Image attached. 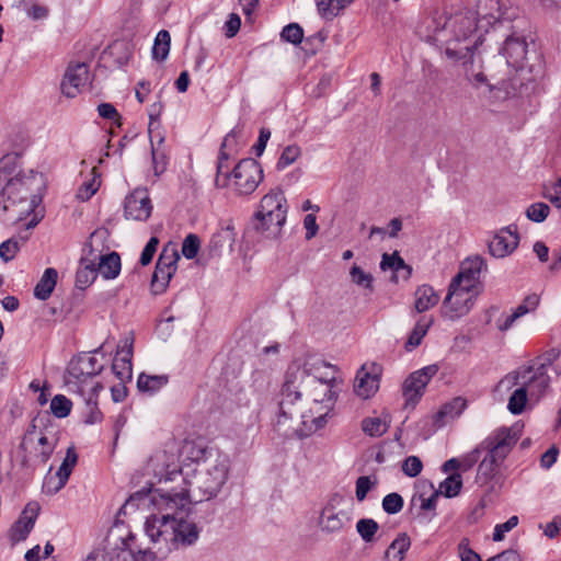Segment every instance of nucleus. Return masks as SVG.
I'll list each match as a JSON object with an SVG mask.
<instances>
[{"label": "nucleus", "mask_w": 561, "mask_h": 561, "mask_svg": "<svg viewBox=\"0 0 561 561\" xmlns=\"http://www.w3.org/2000/svg\"><path fill=\"white\" fill-rule=\"evenodd\" d=\"M437 365H428L412 373L404 381L402 390L408 402L416 401L423 394L430 380L437 374Z\"/></svg>", "instance_id": "15"}, {"label": "nucleus", "mask_w": 561, "mask_h": 561, "mask_svg": "<svg viewBox=\"0 0 561 561\" xmlns=\"http://www.w3.org/2000/svg\"><path fill=\"white\" fill-rule=\"evenodd\" d=\"M181 456L185 458L179 465L174 453L162 450L148 462V469L158 482L167 484L181 480L179 485L161 488V499L167 507H185L217 496L228 479V458L193 443L183 446Z\"/></svg>", "instance_id": "1"}, {"label": "nucleus", "mask_w": 561, "mask_h": 561, "mask_svg": "<svg viewBox=\"0 0 561 561\" xmlns=\"http://www.w3.org/2000/svg\"><path fill=\"white\" fill-rule=\"evenodd\" d=\"M91 173L92 178L83 182L77 191L76 197L81 202L89 201L100 187L101 182L95 174V169H92Z\"/></svg>", "instance_id": "46"}, {"label": "nucleus", "mask_w": 561, "mask_h": 561, "mask_svg": "<svg viewBox=\"0 0 561 561\" xmlns=\"http://www.w3.org/2000/svg\"><path fill=\"white\" fill-rule=\"evenodd\" d=\"M152 210L153 205L146 188H135L124 199V217L127 220L145 222Z\"/></svg>", "instance_id": "13"}, {"label": "nucleus", "mask_w": 561, "mask_h": 561, "mask_svg": "<svg viewBox=\"0 0 561 561\" xmlns=\"http://www.w3.org/2000/svg\"><path fill=\"white\" fill-rule=\"evenodd\" d=\"M331 368L330 364H327L319 357L308 356L302 365L294 364L289 367L287 375L299 382L306 381L307 378L312 377H328L327 374H322V369Z\"/></svg>", "instance_id": "20"}, {"label": "nucleus", "mask_w": 561, "mask_h": 561, "mask_svg": "<svg viewBox=\"0 0 561 561\" xmlns=\"http://www.w3.org/2000/svg\"><path fill=\"white\" fill-rule=\"evenodd\" d=\"M77 460H78V456L75 451V448L69 447L67 449V454H66L64 461L61 462L59 469L57 470L58 476L68 481V479L71 474V471L77 463Z\"/></svg>", "instance_id": "55"}, {"label": "nucleus", "mask_w": 561, "mask_h": 561, "mask_svg": "<svg viewBox=\"0 0 561 561\" xmlns=\"http://www.w3.org/2000/svg\"><path fill=\"white\" fill-rule=\"evenodd\" d=\"M19 169V157L15 154H7L0 159V187L13 178Z\"/></svg>", "instance_id": "39"}, {"label": "nucleus", "mask_w": 561, "mask_h": 561, "mask_svg": "<svg viewBox=\"0 0 561 561\" xmlns=\"http://www.w3.org/2000/svg\"><path fill=\"white\" fill-rule=\"evenodd\" d=\"M438 301V294L430 285H422L415 290V309L417 312L427 311L436 306Z\"/></svg>", "instance_id": "32"}, {"label": "nucleus", "mask_w": 561, "mask_h": 561, "mask_svg": "<svg viewBox=\"0 0 561 561\" xmlns=\"http://www.w3.org/2000/svg\"><path fill=\"white\" fill-rule=\"evenodd\" d=\"M518 525V517L511 516L505 523L496 524L493 531V540L501 541L504 539L505 534L511 531Z\"/></svg>", "instance_id": "61"}, {"label": "nucleus", "mask_w": 561, "mask_h": 561, "mask_svg": "<svg viewBox=\"0 0 561 561\" xmlns=\"http://www.w3.org/2000/svg\"><path fill=\"white\" fill-rule=\"evenodd\" d=\"M301 154V149L297 145H290L284 148L277 163L276 168L278 170H283L288 165L293 164Z\"/></svg>", "instance_id": "51"}, {"label": "nucleus", "mask_w": 561, "mask_h": 561, "mask_svg": "<svg viewBox=\"0 0 561 561\" xmlns=\"http://www.w3.org/2000/svg\"><path fill=\"white\" fill-rule=\"evenodd\" d=\"M370 367L371 371L367 370V365H363L355 377L354 391L363 399L370 398L379 388L377 368L375 365H371Z\"/></svg>", "instance_id": "24"}, {"label": "nucleus", "mask_w": 561, "mask_h": 561, "mask_svg": "<svg viewBox=\"0 0 561 561\" xmlns=\"http://www.w3.org/2000/svg\"><path fill=\"white\" fill-rule=\"evenodd\" d=\"M527 387L526 379L523 380L518 388H516L511 394L507 403V409L512 414H520L527 403Z\"/></svg>", "instance_id": "38"}, {"label": "nucleus", "mask_w": 561, "mask_h": 561, "mask_svg": "<svg viewBox=\"0 0 561 561\" xmlns=\"http://www.w3.org/2000/svg\"><path fill=\"white\" fill-rule=\"evenodd\" d=\"M543 196L558 209H561V179L545 190Z\"/></svg>", "instance_id": "62"}, {"label": "nucleus", "mask_w": 561, "mask_h": 561, "mask_svg": "<svg viewBox=\"0 0 561 561\" xmlns=\"http://www.w3.org/2000/svg\"><path fill=\"white\" fill-rule=\"evenodd\" d=\"M334 499L328 502L322 508L319 516L318 525L324 533H337L350 522L347 514L344 511H336L333 505Z\"/></svg>", "instance_id": "22"}, {"label": "nucleus", "mask_w": 561, "mask_h": 561, "mask_svg": "<svg viewBox=\"0 0 561 561\" xmlns=\"http://www.w3.org/2000/svg\"><path fill=\"white\" fill-rule=\"evenodd\" d=\"M39 510L41 507L36 502H31L25 506L9 531V537L12 542H20L27 538L34 528Z\"/></svg>", "instance_id": "18"}, {"label": "nucleus", "mask_w": 561, "mask_h": 561, "mask_svg": "<svg viewBox=\"0 0 561 561\" xmlns=\"http://www.w3.org/2000/svg\"><path fill=\"white\" fill-rule=\"evenodd\" d=\"M89 69L87 64L77 62L69 65L61 82V92L67 98H75L88 83Z\"/></svg>", "instance_id": "16"}, {"label": "nucleus", "mask_w": 561, "mask_h": 561, "mask_svg": "<svg viewBox=\"0 0 561 561\" xmlns=\"http://www.w3.org/2000/svg\"><path fill=\"white\" fill-rule=\"evenodd\" d=\"M180 255L174 248L164 247L162 249L151 279V287L154 294H161L165 290L176 271Z\"/></svg>", "instance_id": "12"}, {"label": "nucleus", "mask_w": 561, "mask_h": 561, "mask_svg": "<svg viewBox=\"0 0 561 561\" xmlns=\"http://www.w3.org/2000/svg\"><path fill=\"white\" fill-rule=\"evenodd\" d=\"M57 431L54 426H47L43 417H35L24 434L22 446H34L37 458L45 463L54 453L57 445Z\"/></svg>", "instance_id": "9"}, {"label": "nucleus", "mask_w": 561, "mask_h": 561, "mask_svg": "<svg viewBox=\"0 0 561 561\" xmlns=\"http://www.w3.org/2000/svg\"><path fill=\"white\" fill-rule=\"evenodd\" d=\"M280 37L283 41H285L287 43L297 45V44L301 43V41H302L304 31L299 26V24L290 23L283 28V31L280 33Z\"/></svg>", "instance_id": "56"}, {"label": "nucleus", "mask_w": 561, "mask_h": 561, "mask_svg": "<svg viewBox=\"0 0 561 561\" xmlns=\"http://www.w3.org/2000/svg\"><path fill=\"white\" fill-rule=\"evenodd\" d=\"M45 188L44 175L34 170H20L1 186L0 218L4 222L24 220L34 213Z\"/></svg>", "instance_id": "3"}, {"label": "nucleus", "mask_w": 561, "mask_h": 561, "mask_svg": "<svg viewBox=\"0 0 561 561\" xmlns=\"http://www.w3.org/2000/svg\"><path fill=\"white\" fill-rule=\"evenodd\" d=\"M27 240V237H12L0 244V257L4 262L13 260Z\"/></svg>", "instance_id": "42"}, {"label": "nucleus", "mask_w": 561, "mask_h": 561, "mask_svg": "<svg viewBox=\"0 0 561 561\" xmlns=\"http://www.w3.org/2000/svg\"><path fill=\"white\" fill-rule=\"evenodd\" d=\"M518 438V431L513 427L494 430L472 450L458 458L460 470L468 471L479 462L478 479L484 482L494 479Z\"/></svg>", "instance_id": "4"}, {"label": "nucleus", "mask_w": 561, "mask_h": 561, "mask_svg": "<svg viewBox=\"0 0 561 561\" xmlns=\"http://www.w3.org/2000/svg\"><path fill=\"white\" fill-rule=\"evenodd\" d=\"M161 488L154 491H137L128 497L122 510L146 508L152 504L159 510L174 511L173 513L153 514L145 522L146 535L157 546V556L160 554L163 558L172 550L195 545L201 529L193 520L184 516V507H167L165 502L161 499Z\"/></svg>", "instance_id": "2"}, {"label": "nucleus", "mask_w": 561, "mask_h": 561, "mask_svg": "<svg viewBox=\"0 0 561 561\" xmlns=\"http://www.w3.org/2000/svg\"><path fill=\"white\" fill-rule=\"evenodd\" d=\"M234 142L236 130L232 129L225 136L218 154L217 173L215 178V185L218 188H225L230 184V171L228 165L230 152H228L227 150H232Z\"/></svg>", "instance_id": "19"}, {"label": "nucleus", "mask_w": 561, "mask_h": 561, "mask_svg": "<svg viewBox=\"0 0 561 561\" xmlns=\"http://www.w3.org/2000/svg\"><path fill=\"white\" fill-rule=\"evenodd\" d=\"M527 46L524 36L513 34L505 39L501 53L506 58L508 66L520 71L523 80L537 81L545 75L543 65L540 58H538L537 62L529 66L528 69L525 68L524 60L527 55Z\"/></svg>", "instance_id": "6"}, {"label": "nucleus", "mask_w": 561, "mask_h": 561, "mask_svg": "<svg viewBox=\"0 0 561 561\" xmlns=\"http://www.w3.org/2000/svg\"><path fill=\"white\" fill-rule=\"evenodd\" d=\"M263 178V169L256 160L242 159L230 172V184L227 187L238 196H248L257 188Z\"/></svg>", "instance_id": "8"}, {"label": "nucleus", "mask_w": 561, "mask_h": 561, "mask_svg": "<svg viewBox=\"0 0 561 561\" xmlns=\"http://www.w3.org/2000/svg\"><path fill=\"white\" fill-rule=\"evenodd\" d=\"M484 266L485 263L481 256L469 257L462 262L459 273L451 282L462 284L467 289L478 288L479 276Z\"/></svg>", "instance_id": "23"}, {"label": "nucleus", "mask_w": 561, "mask_h": 561, "mask_svg": "<svg viewBox=\"0 0 561 561\" xmlns=\"http://www.w3.org/2000/svg\"><path fill=\"white\" fill-rule=\"evenodd\" d=\"M102 348L103 346H100L93 352L81 353L70 360L66 378L69 388H77L83 393L87 381L102 371L104 362L96 356L102 353Z\"/></svg>", "instance_id": "7"}, {"label": "nucleus", "mask_w": 561, "mask_h": 561, "mask_svg": "<svg viewBox=\"0 0 561 561\" xmlns=\"http://www.w3.org/2000/svg\"><path fill=\"white\" fill-rule=\"evenodd\" d=\"M377 484V480H371L368 476H360L355 483V495L358 502H363L367 493Z\"/></svg>", "instance_id": "57"}, {"label": "nucleus", "mask_w": 561, "mask_h": 561, "mask_svg": "<svg viewBox=\"0 0 561 561\" xmlns=\"http://www.w3.org/2000/svg\"><path fill=\"white\" fill-rule=\"evenodd\" d=\"M71 401L64 394H57L50 401V411L59 419L68 416L71 411Z\"/></svg>", "instance_id": "48"}, {"label": "nucleus", "mask_w": 561, "mask_h": 561, "mask_svg": "<svg viewBox=\"0 0 561 561\" xmlns=\"http://www.w3.org/2000/svg\"><path fill=\"white\" fill-rule=\"evenodd\" d=\"M467 407V401L461 398V397H457V398H454L450 402L444 404L439 411L437 412V417L438 419H455V417H458L462 412L463 410L466 409Z\"/></svg>", "instance_id": "43"}, {"label": "nucleus", "mask_w": 561, "mask_h": 561, "mask_svg": "<svg viewBox=\"0 0 561 561\" xmlns=\"http://www.w3.org/2000/svg\"><path fill=\"white\" fill-rule=\"evenodd\" d=\"M478 293V288L467 289L465 285L451 282L443 302L444 316L451 320L466 316L471 310Z\"/></svg>", "instance_id": "10"}, {"label": "nucleus", "mask_w": 561, "mask_h": 561, "mask_svg": "<svg viewBox=\"0 0 561 561\" xmlns=\"http://www.w3.org/2000/svg\"><path fill=\"white\" fill-rule=\"evenodd\" d=\"M432 323H433V319L432 318H428V319L425 318V317L421 318L416 322L413 331L411 332V334H410V336L408 339V342L405 344V347L408 350H412V348L419 346L421 344V342H422V339L426 335V333H427L430 327L432 325Z\"/></svg>", "instance_id": "40"}, {"label": "nucleus", "mask_w": 561, "mask_h": 561, "mask_svg": "<svg viewBox=\"0 0 561 561\" xmlns=\"http://www.w3.org/2000/svg\"><path fill=\"white\" fill-rule=\"evenodd\" d=\"M389 424L381 417H366L362 421V430L371 437H379L388 431Z\"/></svg>", "instance_id": "44"}, {"label": "nucleus", "mask_w": 561, "mask_h": 561, "mask_svg": "<svg viewBox=\"0 0 561 561\" xmlns=\"http://www.w3.org/2000/svg\"><path fill=\"white\" fill-rule=\"evenodd\" d=\"M92 259H96V271L104 278L113 279L118 276L121 272V257L118 253L94 254Z\"/></svg>", "instance_id": "28"}, {"label": "nucleus", "mask_w": 561, "mask_h": 561, "mask_svg": "<svg viewBox=\"0 0 561 561\" xmlns=\"http://www.w3.org/2000/svg\"><path fill=\"white\" fill-rule=\"evenodd\" d=\"M423 469V463L417 456H409L402 463V471L410 478L417 477Z\"/></svg>", "instance_id": "59"}, {"label": "nucleus", "mask_w": 561, "mask_h": 561, "mask_svg": "<svg viewBox=\"0 0 561 561\" xmlns=\"http://www.w3.org/2000/svg\"><path fill=\"white\" fill-rule=\"evenodd\" d=\"M530 373L531 367H526L507 374L499 381L495 387V391L500 394H504L511 391L514 387H519L520 382L526 379V374Z\"/></svg>", "instance_id": "36"}, {"label": "nucleus", "mask_w": 561, "mask_h": 561, "mask_svg": "<svg viewBox=\"0 0 561 561\" xmlns=\"http://www.w3.org/2000/svg\"><path fill=\"white\" fill-rule=\"evenodd\" d=\"M170 33L165 30L158 32L152 46V58L158 61L165 60L170 53Z\"/></svg>", "instance_id": "37"}, {"label": "nucleus", "mask_w": 561, "mask_h": 561, "mask_svg": "<svg viewBox=\"0 0 561 561\" xmlns=\"http://www.w3.org/2000/svg\"><path fill=\"white\" fill-rule=\"evenodd\" d=\"M403 499L398 493H389L382 500V508L388 514H397L403 507Z\"/></svg>", "instance_id": "58"}, {"label": "nucleus", "mask_w": 561, "mask_h": 561, "mask_svg": "<svg viewBox=\"0 0 561 561\" xmlns=\"http://www.w3.org/2000/svg\"><path fill=\"white\" fill-rule=\"evenodd\" d=\"M354 0H316L317 10L321 18L332 20Z\"/></svg>", "instance_id": "34"}, {"label": "nucleus", "mask_w": 561, "mask_h": 561, "mask_svg": "<svg viewBox=\"0 0 561 561\" xmlns=\"http://www.w3.org/2000/svg\"><path fill=\"white\" fill-rule=\"evenodd\" d=\"M550 213V207L546 203H534L527 210L526 216L534 222H542Z\"/></svg>", "instance_id": "53"}, {"label": "nucleus", "mask_w": 561, "mask_h": 561, "mask_svg": "<svg viewBox=\"0 0 561 561\" xmlns=\"http://www.w3.org/2000/svg\"><path fill=\"white\" fill-rule=\"evenodd\" d=\"M57 278L58 273L55 268H46L34 288L35 298L39 300H47L56 287Z\"/></svg>", "instance_id": "31"}, {"label": "nucleus", "mask_w": 561, "mask_h": 561, "mask_svg": "<svg viewBox=\"0 0 561 561\" xmlns=\"http://www.w3.org/2000/svg\"><path fill=\"white\" fill-rule=\"evenodd\" d=\"M380 268L383 271L392 270L394 272H399L400 270H407L409 274L411 272L410 267L405 264V262L398 254V252H394L392 254L385 253L380 262Z\"/></svg>", "instance_id": "50"}, {"label": "nucleus", "mask_w": 561, "mask_h": 561, "mask_svg": "<svg viewBox=\"0 0 561 561\" xmlns=\"http://www.w3.org/2000/svg\"><path fill=\"white\" fill-rule=\"evenodd\" d=\"M67 483L66 479H62L56 472L54 476H46L43 484V489L47 494H56Z\"/></svg>", "instance_id": "60"}, {"label": "nucleus", "mask_w": 561, "mask_h": 561, "mask_svg": "<svg viewBox=\"0 0 561 561\" xmlns=\"http://www.w3.org/2000/svg\"><path fill=\"white\" fill-rule=\"evenodd\" d=\"M378 523L371 518H362L356 524V530L366 542H370L378 531Z\"/></svg>", "instance_id": "49"}, {"label": "nucleus", "mask_w": 561, "mask_h": 561, "mask_svg": "<svg viewBox=\"0 0 561 561\" xmlns=\"http://www.w3.org/2000/svg\"><path fill=\"white\" fill-rule=\"evenodd\" d=\"M539 305V297L536 294L528 295L522 304H519L511 314L503 320L499 319L496 327L500 331H507L523 316L534 311Z\"/></svg>", "instance_id": "27"}, {"label": "nucleus", "mask_w": 561, "mask_h": 561, "mask_svg": "<svg viewBox=\"0 0 561 561\" xmlns=\"http://www.w3.org/2000/svg\"><path fill=\"white\" fill-rule=\"evenodd\" d=\"M301 394L302 388L300 382L287 375L282 388V399L279 402L280 417L294 419L299 416L301 419V413H305L301 409Z\"/></svg>", "instance_id": "14"}, {"label": "nucleus", "mask_w": 561, "mask_h": 561, "mask_svg": "<svg viewBox=\"0 0 561 561\" xmlns=\"http://www.w3.org/2000/svg\"><path fill=\"white\" fill-rule=\"evenodd\" d=\"M96 259L82 257L76 275V286L80 289L87 288L96 278Z\"/></svg>", "instance_id": "30"}, {"label": "nucleus", "mask_w": 561, "mask_h": 561, "mask_svg": "<svg viewBox=\"0 0 561 561\" xmlns=\"http://www.w3.org/2000/svg\"><path fill=\"white\" fill-rule=\"evenodd\" d=\"M133 340L126 339L122 346H118L116 355L112 364L113 374L121 383L129 381L133 376L131 368Z\"/></svg>", "instance_id": "21"}, {"label": "nucleus", "mask_w": 561, "mask_h": 561, "mask_svg": "<svg viewBox=\"0 0 561 561\" xmlns=\"http://www.w3.org/2000/svg\"><path fill=\"white\" fill-rule=\"evenodd\" d=\"M199 248H201V240H199L198 236H196L194 233H190L183 240L182 254L187 260H192L197 255Z\"/></svg>", "instance_id": "54"}, {"label": "nucleus", "mask_w": 561, "mask_h": 561, "mask_svg": "<svg viewBox=\"0 0 561 561\" xmlns=\"http://www.w3.org/2000/svg\"><path fill=\"white\" fill-rule=\"evenodd\" d=\"M158 244H159V240L157 237H151L149 239V241L145 245V248L141 252V255H140L139 262L141 265L145 266L151 262V260L157 251Z\"/></svg>", "instance_id": "63"}, {"label": "nucleus", "mask_w": 561, "mask_h": 561, "mask_svg": "<svg viewBox=\"0 0 561 561\" xmlns=\"http://www.w3.org/2000/svg\"><path fill=\"white\" fill-rule=\"evenodd\" d=\"M462 488V478L458 472L449 474L440 484L437 490L439 494L446 497L457 496Z\"/></svg>", "instance_id": "41"}, {"label": "nucleus", "mask_w": 561, "mask_h": 561, "mask_svg": "<svg viewBox=\"0 0 561 561\" xmlns=\"http://www.w3.org/2000/svg\"><path fill=\"white\" fill-rule=\"evenodd\" d=\"M302 391L311 399L313 408L332 411L337 399L334 377H312L300 382Z\"/></svg>", "instance_id": "11"}, {"label": "nucleus", "mask_w": 561, "mask_h": 561, "mask_svg": "<svg viewBox=\"0 0 561 561\" xmlns=\"http://www.w3.org/2000/svg\"><path fill=\"white\" fill-rule=\"evenodd\" d=\"M157 558V552L151 549H139L135 552L129 543L123 541L121 547L108 549L107 561H153Z\"/></svg>", "instance_id": "26"}, {"label": "nucleus", "mask_w": 561, "mask_h": 561, "mask_svg": "<svg viewBox=\"0 0 561 561\" xmlns=\"http://www.w3.org/2000/svg\"><path fill=\"white\" fill-rule=\"evenodd\" d=\"M550 383V377L545 370V365L534 370L531 368L530 374H526V387L531 396L541 397L548 389Z\"/></svg>", "instance_id": "29"}, {"label": "nucleus", "mask_w": 561, "mask_h": 561, "mask_svg": "<svg viewBox=\"0 0 561 561\" xmlns=\"http://www.w3.org/2000/svg\"><path fill=\"white\" fill-rule=\"evenodd\" d=\"M288 213L287 199L280 188L271 190L260 202L253 216L254 229L266 238L280 236Z\"/></svg>", "instance_id": "5"}, {"label": "nucleus", "mask_w": 561, "mask_h": 561, "mask_svg": "<svg viewBox=\"0 0 561 561\" xmlns=\"http://www.w3.org/2000/svg\"><path fill=\"white\" fill-rule=\"evenodd\" d=\"M331 411L322 408H310L301 413V428L298 430L300 437H308L319 430L323 428L328 423V416Z\"/></svg>", "instance_id": "25"}, {"label": "nucleus", "mask_w": 561, "mask_h": 561, "mask_svg": "<svg viewBox=\"0 0 561 561\" xmlns=\"http://www.w3.org/2000/svg\"><path fill=\"white\" fill-rule=\"evenodd\" d=\"M543 529V534L549 538H556L561 530V514L553 517V519L547 523L545 526L540 525Z\"/></svg>", "instance_id": "64"}, {"label": "nucleus", "mask_w": 561, "mask_h": 561, "mask_svg": "<svg viewBox=\"0 0 561 561\" xmlns=\"http://www.w3.org/2000/svg\"><path fill=\"white\" fill-rule=\"evenodd\" d=\"M352 283L363 288L373 289V275L364 272L359 266L353 265L350 271Z\"/></svg>", "instance_id": "52"}, {"label": "nucleus", "mask_w": 561, "mask_h": 561, "mask_svg": "<svg viewBox=\"0 0 561 561\" xmlns=\"http://www.w3.org/2000/svg\"><path fill=\"white\" fill-rule=\"evenodd\" d=\"M411 546V539L405 534H399L385 552L387 561H403L405 552Z\"/></svg>", "instance_id": "33"}, {"label": "nucleus", "mask_w": 561, "mask_h": 561, "mask_svg": "<svg viewBox=\"0 0 561 561\" xmlns=\"http://www.w3.org/2000/svg\"><path fill=\"white\" fill-rule=\"evenodd\" d=\"M519 243L516 228L512 226L502 228L489 242L490 254L502 259L512 254Z\"/></svg>", "instance_id": "17"}, {"label": "nucleus", "mask_w": 561, "mask_h": 561, "mask_svg": "<svg viewBox=\"0 0 561 561\" xmlns=\"http://www.w3.org/2000/svg\"><path fill=\"white\" fill-rule=\"evenodd\" d=\"M454 23L458 25V28L454 31L457 42L467 41L476 31V23L472 18L456 16Z\"/></svg>", "instance_id": "45"}, {"label": "nucleus", "mask_w": 561, "mask_h": 561, "mask_svg": "<svg viewBox=\"0 0 561 561\" xmlns=\"http://www.w3.org/2000/svg\"><path fill=\"white\" fill-rule=\"evenodd\" d=\"M234 241H236V232H234L233 226H231V225H227L226 227H222L211 238V243L215 244V247L224 248L225 245H227L230 250H232Z\"/></svg>", "instance_id": "47"}, {"label": "nucleus", "mask_w": 561, "mask_h": 561, "mask_svg": "<svg viewBox=\"0 0 561 561\" xmlns=\"http://www.w3.org/2000/svg\"><path fill=\"white\" fill-rule=\"evenodd\" d=\"M169 382V377L167 375H146L140 374L137 379V387L141 392H146L149 394L157 393L160 389H162Z\"/></svg>", "instance_id": "35"}]
</instances>
